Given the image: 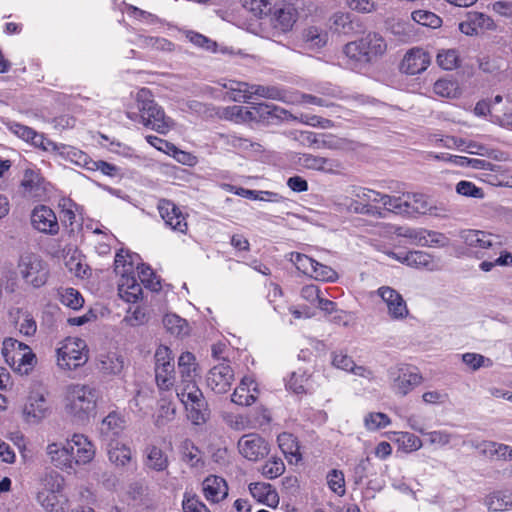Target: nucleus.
<instances>
[{"instance_id": "obj_1", "label": "nucleus", "mask_w": 512, "mask_h": 512, "mask_svg": "<svg viewBox=\"0 0 512 512\" xmlns=\"http://www.w3.org/2000/svg\"><path fill=\"white\" fill-rule=\"evenodd\" d=\"M387 50V43L377 32H368L359 39L344 46L347 57L361 64H372L382 57Z\"/></svg>"}, {"instance_id": "obj_2", "label": "nucleus", "mask_w": 512, "mask_h": 512, "mask_svg": "<svg viewBox=\"0 0 512 512\" xmlns=\"http://www.w3.org/2000/svg\"><path fill=\"white\" fill-rule=\"evenodd\" d=\"M98 391L88 385H72L66 396V411L76 421L85 422L96 410Z\"/></svg>"}, {"instance_id": "obj_3", "label": "nucleus", "mask_w": 512, "mask_h": 512, "mask_svg": "<svg viewBox=\"0 0 512 512\" xmlns=\"http://www.w3.org/2000/svg\"><path fill=\"white\" fill-rule=\"evenodd\" d=\"M136 101L143 125L160 134H166L172 125V120L154 101L151 92L146 88L139 90Z\"/></svg>"}, {"instance_id": "obj_4", "label": "nucleus", "mask_w": 512, "mask_h": 512, "mask_svg": "<svg viewBox=\"0 0 512 512\" xmlns=\"http://www.w3.org/2000/svg\"><path fill=\"white\" fill-rule=\"evenodd\" d=\"M18 270L22 279L35 288L42 287L48 280V264L38 254H22L18 261Z\"/></svg>"}, {"instance_id": "obj_5", "label": "nucleus", "mask_w": 512, "mask_h": 512, "mask_svg": "<svg viewBox=\"0 0 512 512\" xmlns=\"http://www.w3.org/2000/svg\"><path fill=\"white\" fill-rule=\"evenodd\" d=\"M460 238L470 248L475 249L477 258H493L501 249V242L498 236L491 233L467 229L460 233Z\"/></svg>"}, {"instance_id": "obj_6", "label": "nucleus", "mask_w": 512, "mask_h": 512, "mask_svg": "<svg viewBox=\"0 0 512 512\" xmlns=\"http://www.w3.org/2000/svg\"><path fill=\"white\" fill-rule=\"evenodd\" d=\"M85 341L79 338L68 339L57 350L58 365L67 370H75L84 365L87 360Z\"/></svg>"}, {"instance_id": "obj_7", "label": "nucleus", "mask_w": 512, "mask_h": 512, "mask_svg": "<svg viewBox=\"0 0 512 512\" xmlns=\"http://www.w3.org/2000/svg\"><path fill=\"white\" fill-rule=\"evenodd\" d=\"M388 375L393 381V390L401 396L407 395L422 381V376L418 373L417 368L407 364L391 367L388 370Z\"/></svg>"}, {"instance_id": "obj_8", "label": "nucleus", "mask_w": 512, "mask_h": 512, "mask_svg": "<svg viewBox=\"0 0 512 512\" xmlns=\"http://www.w3.org/2000/svg\"><path fill=\"white\" fill-rule=\"evenodd\" d=\"M268 16L274 30L273 34L280 35L292 30L299 13L293 4L282 1L271 5Z\"/></svg>"}, {"instance_id": "obj_9", "label": "nucleus", "mask_w": 512, "mask_h": 512, "mask_svg": "<svg viewBox=\"0 0 512 512\" xmlns=\"http://www.w3.org/2000/svg\"><path fill=\"white\" fill-rule=\"evenodd\" d=\"M388 211L399 215L412 216L414 214L431 213V206L424 194L405 193L402 196H392L391 208Z\"/></svg>"}, {"instance_id": "obj_10", "label": "nucleus", "mask_w": 512, "mask_h": 512, "mask_svg": "<svg viewBox=\"0 0 512 512\" xmlns=\"http://www.w3.org/2000/svg\"><path fill=\"white\" fill-rule=\"evenodd\" d=\"M47 395L48 392L44 388L34 389L30 392L23 409L27 422L38 423L47 417L50 411Z\"/></svg>"}, {"instance_id": "obj_11", "label": "nucleus", "mask_w": 512, "mask_h": 512, "mask_svg": "<svg viewBox=\"0 0 512 512\" xmlns=\"http://www.w3.org/2000/svg\"><path fill=\"white\" fill-rule=\"evenodd\" d=\"M239 453L249 461H259L265 458L269 452V443L257 433L243 435L238 440Z\"/></svg>"}, {"instance_id": "obj_12", "label": "nucleus", "mask_w": 512, "mask_h": 512, "mask_svg": "<svg viewBox=\"0 0 512 512\" xmlns=\"http://www.w3.org/2000/svg\"><path fill=\"white\" fill-rule=\"evenodd\" d=\"M172 351L167 346H159L155 352V378L161 388L173 384L174 363Z\"/></svg>"}, {"instance_id": "obj_13", "label": "nucleus", "mask_w": 512, "mask_h": 512, "mask_svg": "<svg viewBox=\"0 0 512 512\" xmlns=\"http://www.w3.org/2000/svg\"><path fill=\"white\" fill-rule=\"evenodd\" d=\"M157 209L167 227L183 234L187 232L188 224L186 217L173 201L160 199L157 204Z\"/></svg>"}, {"instance_id": "obj_14", "label": "nucleus", "mask_w": 512, "mask_h": 512, "mask_svg": "<svg viewBox=\"0 0 512 512\" xmlns=\"http://www.w3.org/2000/svg\"><path fill=\"white\" fill-rule=\"evenodd\" d=\"M31 224L34 229L47 235H56L60 229L55 212L46 205H38L32 210Z\"/></svg>"}, {"instance_id": "obj_15", "label": "nucleus", "mask_w": 512, "mask_h": 512, "mask_svg": "<svg viewBox=\"0 0 512 512\" xmlns=\"http://www.w3.org/2000/svg\"><path fill=\"white\" fill-rule=\"evenodd\" d=\"M431 63L430 54L423 48L414 47L406 52L399 69L407 75H417L424 72Z\"/></svg>"}, {"instance_id": "obj_16", "label": "nucleus", "mask_w": 512, "mask_h": 512, "mask_svg": "<svg viewBox=\"0 0 512 512\" xmlns=\"http://www.w3.org/2000/svg\"><path fill=\"white\" fill-rule=\"evenodd\" d=\"M233 370L226 362L215 365L207 375V386L217 394L226 393L233 381Z\"/></svg>"}, {"instance_id": "obj_17", "label": "nucleus", "mask_w": 512, "mask_h": 512, "mask_svg": "<svg viewBox=\"0 0 512 512\" xmlns=\"http://www.w3.org/2000/svg\"><path fill=\"white\" fill-rule=\"evenodd\" d=\"M73 443L67 440L65 443H51L47 446V454L51 463L61 469L69 470L74 468Z\"/></svg>"}, {"instance_id": "obj_18", "label": "nucleus", "mask_w": 512, "mask_h": 512, "mask_svg": "<svg viewBox=\"0 0 512 512\" xmlns=\"http://www.w3.org/2000/svg\"><path fill=\"white\" fill-rule=\"evenodd\" d=\"M378 295L386 303L388 313L392 319H403L408 315V308L402 295L389 286L378 289Z\"/></svg>"}, {"instance_id": "obj_19", "label": "nucleus", "mask_w": 512, "mask_h": 512, "mask_svg": "<svg viewBox=\"0 0 512 512\" xmlns=\"http://www.w3.org/2000/svg\"><path fill=\"white\" fill-rule=\"evenodd\" d=\"M181 402L188 407L191 406V417L194 423L199 424L205 422L208 417L207 403L201 390H194L193 392L177 393Z\"/></svg>"}, {"instance_id": "obj_20", "label": "nucleus", "mask_w": 512, "mask_h": 512, "mask_svg": "<svg viewBox=\"0 0 512 512\" xmlns=\"http://www.w3.org/2000/svg\"><path fill=\"white\" fill-rule=\"evenodd\" d=\"M142 283L137 281L134 273H127V270L122 272L118 290L119 295L127 302H137L143 294Z\"/></svg>"}, {"instance_id": "obj_21", "label": "nucleus", "mask_w": 512, "mask_h": 512, "mask_svg": "<svg viewBox=\"0 0 512 512\" xmlns=\"http://www.w3.org/2000/svg\"><path fill=\"white\" fill-rule=\"evenodd\" d=\"M73 443V463L75 465H84L92 461L95 456L93 444L83 434H74L71 439Z\"/></svg>"}, {"instance_id": "obj_22", "label": "nucleus", "mask_w": 512, "mask_h": 512, "mask_svg": "<svg viewBox=\"0 0 512 512\" xmlns=\"http://www.w3.org/2000/svg\"><path fill=\"white\" fill-rule=\"evenodd\" d=\"M203 492L207 500L216 503L227 497L228 486L222 477L210 475L203 481Z\"/></svg>"}, {"instance_id": "obj_23", "label": "nucleus", "mask_w": 512, "mask_h": 512, "mask_svg": "<svg viewBox=\"0 0 512 512\" xmlns=\"http://www.w3.org/2000/svg\"><path fill=\"white\" fill-rule=\"evenodd\" d=\"M124 429V419L115 411L110 412L101 422L99 432L103 440L114 441Z\"/></svg>"}, {"instance_id": "obj_24", "label": "nucleus", "mask_w": 512, "mask_h": 512, "mask_svg": "<svg viewBox=\"0 0 512 512\" xmlns=\"http://www.w3.org/2000/svg\"><path fill=\"white\" fill-rule=\"evenodd\" d=\"M43 181L38 172L26 169L20 184L23 195L30 198L40 197L44 192Z\"/></svg>"}, {"instance_id": "obj_25", "label": "nucleus", "mask_w": 512, "mask_h": 512, "mask_svg": "<svg viewBox=\"0 0 512 512\" xmlns=\"http://www.w3.org/2000/svg\"><path fill=\"white\" fill-rule=\"evenodd\" d=\"M249 491L258 502L275 507L279 503L277 491L269 483L254 482L249 484Z\"/></svg>"}, {"instance_id": "obj_26", "label": "nucleus", "mask_w": 512, "mask_h": 512, "mask_svg": "<svg viewBox=\"0 0 512 512\" xmlns=\"http://www.w3.org/2000/svg\"><path fill=\"white\" fill-rule=\"evenodd\" d=\"M474 447L481 455L491 459L500 460L512 456V448L493 441H481L475 444Z\"/></svg>"}, {"instance_id": "obj_27", "label": "nucleus", "mask_w": 512, "mask_h": 512, "mask_svg": "<svg viewBox=\"0 0 512 512\" xmlns=\"http://www.w3.org/2000/svg\"><path fill=\"white\" fill-rule=\"evenodd\" d=\"M278 445L289 463H297L302 456L299 451V445L296 438L291 433H281L278 438Z\"/></svg>"}, {"instance_id": "obj_28", "label": "nucleus", "mask_w": 512, "mask_h": 512, "mask_svg": "<svg viewBox=\"0 0 512 512\" xmlns=\"http://www.w3.org/2000/svg\"><path fill=\"white\" fill-rule=\"evenodd\" d=\"M254 109L257 111L256 122L258 123H272L275 119H283L287 113L285 109L267 103H256Z\"/></svg>"}, {"instance_id": "obj_29", "label": "nucleus", "mask_w": 512, "mask_h": 512, "mask_svg": "<svg viewBox=\"0 0 512 512\" xmlns=\"http://www.w3.org/2000/svg\"><path fill=\"white\" fill-rule=\"evenodd\" d=\"M124 365V358L111 352L100 356L98 368L103 374L119 375L123 371Z\"/></svg>"}, {"instance_id": "obj_30", "label": "nucleus", "mask_w": 512, "mask_h": 512, "mask_svg": "<svg viewBox=\"0 0 512 512\" xmlns=\"http://www.w3.org/2000/svg\"><path fill=\"white\" fill-rule=\"evenodd\" d=\"M145 465L154 471L162 472L168 468L169 461L161 448L155 445H149L146 450Z\"/></svg>"}, {"instance_id": "obj_31", "label": "nucleus", "mask_w": 512, "mask_h": 512, "mask_svg": "<svg viewBox=\"0 0 512 512\" xmlns=\"http://www.w3.org/2000/svg\"><path fill=\"white\" fill-rule=\"evenodd\" d=\"M243 86L246 87L245 91H249L251 94V97L253 95L271 99V100H278L282 101L285 98V92L281 88L275 85H257V84H249V83H243Z\"/></svg>"}, {"instance_id": "obj_32", "label": "nucleus", "mask_w": 512, "mask_h": 512, "mask_svg": "<svg viewBox=\"0 0 512 512\" xmlns=\"http://www.w3.org/2000/svg\"><path fill=\"white\" fill-rule=\"evenodd\" d=\"M25 349H28V345L25 343L11 337L5 338L2 344V356L7 364L11 367H15L17 355Z\"/></svg>"}, {"instance_id": "obj_33", "label": "nucleus", "mask_w": 512, "mask_h": 512, "mask_svg": "<svg viewBox=\"0 0 512 512\" xmlns=\"http://www.w3.org/2000/svg\"><path fill=\"white\" fill-rule=\"evenodd\" d=\"M353 196L362 200L364 203H368V204L370 202H373V203L381 202V203H383L384 207L387 210H388V208H391V205H392V196L387 195V194H382L380 192H377V191H374L371 189H367V188L359 187L357 189H354Z\"/></svg>"}, {"instance_id": "obj_34", "label": "nucleus", "mask_w": 512, "mask_h": 512, "mask_svg": "<svg viewBox=\"0 0 512 512\" xmlns=\"http://www.w3.org/2000/svg\"><path fill=\"white\" fill-rule=\"evenodd\" d=\"M298 163L307 169L321 171H331L335 166L334 161L329 158L315 156L307 153L302 154L298 158Z\"/></svg>"}, {"instance_id": "obj_35", "label": "nucleus", "mask_w": 512, "mask_h": 512, "mask_svg": "<svg viewBox=\"0 0 512 512\" xmlns=\"http://www.w3.org/2000/svg\"><path fill=\"white\" fill-rule=\"evenodd\" d=\"M113 442L108 443V458L116 466L124 467L131 461V450L118 442L114 445Z\"/></svg>"}, {"instance_id": "obj_36", "label": "nucleus", "mask_w": 512, "mask_h": 512, "mask_svg": "<svg viewBox=\"0 0 512 512\" xmlns=\"http://www.w3.org/2000/svg\"><path fill=\"white\" fill-rule=\"evenodd\" d=\"M163 325L169 333L178 337L188 335L189 333L188 322L173 313H168L163 317Z\"/></svg>"}, {"instance_id": "obj_37", "label": "nucleus", "mask_w": 512, "mask_h": 512, "mask_svg": "<svg viewBox=\"0 0 512 512\" xmlns=\"http://www.w3.org/2000/svg\"><path fill=\"white\" fill-rule=\"evenodd\" d=\"M56 151H58L60 155L66 157L71 162L82 166L85 169H87V166L89 165L88 162L91 160V157L88 154L73 146L60 144L58 145V148H56Z\"/></svg>"}, {"instance_id": "obj_38", "label": "nucleus", "mask_w": 512, "mask_h": 512, "mask_svg": "<svg viewBox=\"0 0 512 512\" xmlns=\"http://www.w3.org/2000/svg\"><path fill=\"white\" fill-rule=\"evenodd\" d=\"M406 265L414 268L434 269L433 257L424 251H409L406 253Z\"/></svg>"}, {"instance_id": "obj_39", "label": "nucleus", "mask_w": 512, "mask_h": 512, "mask_svg": "<svg viewBox=\"0 0 512 512\" xmlns=\"http://www.w3.org/2000/svg\"><path fill=\"white\" fill-rule=\"evenodd\" d=\"M182 460L190 467H198L203 464L201 459V451L194 443L186 439L181 445Z\"/></svg>"}, {"instance_id": "obj_40", "label": "nucleus", "mask_w": 512, "mask_h": 512, "mask_svg": "<svg viewBox=\"0 0 512 512\" xmlns=\"http://www.w3.org/2000/svg\"><path fill=\"white\" fill-rule=\"evenodd\" d=\"M137 273L138 278L146 288L150 289L151 291L161 290L160 280L157 278L149 265L144 263L138 264Z\"/></svg>"}, {"instance_id": "obj_41", "label": "nucleus", "mask_w": 512, "mask_h": 512, "mask_svg": "<svg viewBox=\"0 0 512 512\" xmlns=\"http://www.w3.org/2000/svg\"><path fill=\"white\" fill-rule=\"evenodd\" d=\"M485 505L491 511H504L508 506L512 505V497L510 493L494 492L485 498Z\"/></svg>"}, {"instance_id": "obj_42", "label": "nucleus", "mask_w": 512, "mask_h": 512, "mask_svg": "<svg viewBox=\"0 0 512 512\" xmlns=\"http://www.w3.org/2000/svg\"><path fill=\"white\" fill-rule=\"evenodd\" d=\"M60 302L73 310H78L83 307L84 298L78 290L69 287L60 292Z\"/></svg>"}, {"instance_id": "obj_43", "label": "nucleus", "mask_w": 512, "mask_h": 512, "mask_svg": "<svg viewBox=\"0 0 512 512\" xmlns=\"http://www.w3.org/2000/svg\"><path fill=\"white\" fill-rule=\"evenodd\" d=\"M308 380L309 376L305 372H293L285 386L287 390L295 394H305Z\"/></svg>"}, {"instance_id": "obj_44", "label": "nucleus", "mask_w": 512, "mask_h": 512, "mask_svg": "<svg viewBox=\"0 0 512 512\" xmlns=\"http://www.w3.org/2000/svg\"><path fill=\"white\" fill-rule=\"evenodd\" d=\"M412 19L420 25L433 29L439 28L442 25V19L430 11L416 10L412 12Z\"/></svg>"}, {"instance_id": "obj_45", "label": "nucleus", "mask_w": 512, "mask_h": 512, "mask_svg": "<svg viewBox=\"0 0 512 512\" xmlns=\"http://www.w3.org/2000/svg\"><path fill=\"white\" fill-rule=\"evenodd\" d=\"M64 477L57 471L47 472L43 478L44 489L42 491L61 493L64 488Z\"/></svg>"}, {"instance_id": "obj_46", "label": "nucleus", "mask_w": 512, "mask_h": 512, "mask_svg": "<svg viewBox=\"0 0 512 512\" xmlns=\"http://www.w3.org/2000/svg\"><path fill=\"white\" fill-rule=\"evenodd\" d=\"M242 6L251 12L255 17L262 18L268 16L271 3L269 0H240Z\"/></svg>"}, {"instance_id": "obj_47", "label": "nucleus", "mask_w": 512, "mask_h": 512, "mask_svg": "<svg viewBox=\"0 0 512 512\" xmlns=\"http://www.w3.org/2000/svg\"><path fill=\"white\" fill-rule=\"evenodd\" d=\"M87 170L90 171H100L103 175L109 176V177H119L121 176V168L108 163L103 160H93L91 158L90 162H88Z\"/></svg>"}, {"instance_id": "obj_48", "label": "nucleus", "mask_w": 512, "mask_h": 512, "mask_svg": "<svg viewBox=\"0 0 512 512\" xmlns=\"http://www.w3.org/2000/svg\"><path fill=\"white\" fill-rule=\"evenodd\" d=\"M285 471V465L281 458L272 457L261 469L262 475L267 479H275L282 475Z\"/></svg>"}, {"instance_id": "obj_49", "label": "nucleus", "mask_w": 512, "mask_h": 512, "mask_svg": "<svg viewBox=\"0 0 512 512\" xmlns=\"http://www.w3.org/2000/svg\"><path fill=\"white\" fill-rule=\"evenodd\" d=\"M459 55L457 50L449 49L440 51L437 54V63L444 70H453L459 66Z\"/></svg>"}, {"instance_id": "obj_50", "label": "nucleus", "mask_w": 512, "mask_h": 512, "mask_svg": "<svg viewBox=\"0 0 512 512\" xmlns=\"http://www.w3.org/2000/svg\"><path fill=\"white\" fill-rule=\"evenodd\" d=\"M59 493L40 491L37 494V500L41 506L48 512H60L62 507L58 500Z\"/></svg>"}, {"instance_id": "obj_51", "label": "nucleus", "mask_w": 512, "mask_h": 512, "mask_svg": "<svg viewBox=\"0 0 512 512\" xmlns=\"http://www.w3.org/2000/svg\"><path fill=\"white\" fill-rule=\"evenodd\" d=\"M391 423L388 415L382 412H372L365 416L364 424L367 430L376 431Z\"/></svg>"}, {"instance_id": "obj_52", "label": "nucleus", "mask_w": 512, "mask_h": 512, "mask_svg": "<svg viewBox=\"0 0 512 512\" xmlns=\"http://www.w3.org/2000/svg\"><path fill=\"white\" fill-rule=\"evenodd\" d=\"M290 261L296 266V268L300 272L307 276H310V274L313 273L314 271L313 266L316 260L305 254L299 252H292Z\"/></svg>"}, {"instance_id": "obj_53", "label": "nucleus", "mask_w": 512, "mask_h": 512, "mask_svg": "<svg viewBox=\"0 0 512 512\" xmlns=\"http://www.w3.org/2000/svg\"><path fill=\"white\" fill-rule=\"evenodd\" d=\"M327 484L328 487L339 496H343L346 492L345 490V478L342 471L337 469H332L327 474Z\"/></svg>"}, {"instance_id": "obj_54", "label": "nucleus", "mask_w": 512, "mask_h": 512, "mask_svg": "<svg viewBox=\"0 0 512 512\" xmlns=\"http://www.w3.org/2000/svg\"><path fill=\"white\" fill-rule=\"evenodd\" d=\"M231 401L237 405H245L249 406L252 405L256 401V397L253 394L249 393V389L242 380L240 385L234 390L233 394L231 395Z\"/></svg>"}, {"instance_id": "obj_55", "label": "nucleus", "mask_w": 512, "mask_h": 512, "mask_svg": "<svg viewBox=\"0 0 512 512\" xmlns=\"http://www.w3.org/2000/svg\"><path fill=\"white\" fill-rule=\"evenodd\" d=\"M196 358L191 352H183L178 359V368L183 378H192L196 371Z\"/></svg>"}, {"instance_id": "obj_56", "label": "nucleus", "mask_w": 512, "mask_h": 512, "mask_svg": "<svg viewBox=\"0 0 512 512\" xmlns=\"http://www.w3.org/2000/svg\"><path fill=\"white\" fill-rule=\"evenodd\" d=\"M313 269L314 271L310 274V277L316 280L334 282L338 278L337 272L334 269L318 261H315Z\"/></svg>"}, {"instance_id": "obj_57", "label": "nucleus", "mask_w": 512, "mask_h": 512, "mask_svg": "<svg viewBox=\"0 0 512 512\" xmlns=\"http://www.w3.org/2000/svg\"><path fill=\"white\" fill-rule=\"evenodd\" d=\"M132 257V254L128 251L125 252L123 249L117 252L114 260L115 272L121 276L124 270H127V273H134Z\"/></svg>"}, {"instance_id": "obj_58", "label": "nucleus", "mask_w": 512, "mask_h": 512, "mask_svg": "<svg viewBox=\"0 0 512 512\" xmlns=\"http://www.w3.org/2000/svg\"><path fill=\"white\" fill-rule=\"evenodd\" d=\"M35 360V354L32 352L31 348L28 346V349H25L23 352L17 355L16 357V366L13 367L15 370L20 373L27 374L29 370L33 367V362Z\"/></svg>"}, {"instance_id": "obj_59", "label": "nucleus", "mask_w": 512, "mask_h": 512, "mask_svg": "<svg viewBox=\"0 0 512 512\" xmlns=\"http://www.w3.org/2000/svg\"><path fill=\"white\" fill-rule=\"evenodd\" d=\"M350 211H353L358 214L368 215V216H377L382 217V213L378 207L372 206L368 203H364L360 199H353L349 206Z\"/></svg>"}, {"instance_id": "obj_60", "label": "nucleus", "mask_w": 512, "mask_h": 512, "mask_svg": "<svg viewBox=\"0 0 512 512\" xmlns=\"http://www.w3.org/2000/svg\"><path fill=\"white\" fill-rule=\"evenodd\" d=\"M462 361L474 371L481 367H490L492 365V361L489 358L477 353H464Z\"/></svg>"}, {"instance_id": "obj_61", "label": "nucleus", "mask_w": 512, "mask_h": 512, "mask_svg": "<svg viewBox=\"0 0 512 512\" xmlns=\"http://www.w3.org/2000/svg\"><path fill=\"white\" fill-rule=\"evenodd\" d=\"M174 415L175 407L171 403L164 402L159 406L154 423L157 427H162L173 420Z\"/></svg>"}, {"instance_id": "obj_62", "label": "nucleus", "mask_w": 512, "mask_h": 512, "mask_svg": "<svg viewBox=\"0 0 512 512\" xmlns=\"http://www.w3.org/2000/svg\"><path fill=\"white\" fill-rule=\"evenodd\" d=\"M457 85L454 81L448 79H439L434 83L433 91L435 94L451 98L456 94Z\"/></svg>"}, {"instance_id": "obj_63", "label": "nucleus", "mask_w": 512, "mask_h": 512, "mask_svg": "<svg viewBox=\"0 0 512 512\" xmlns=\"http://www.w3.org/2000/svg\"><path fill=\"white\" fill-rule=\"evenodd\" d=\"M182 506L184 512H210L196 495H188L187 493L184 495Z\"/></svg>"}, {"instance_id": "obj_64", "label": "nucleus", "mask_w": 512, "mask_h": 512, "mask_svg": "<svg viewBox=\"0 0 512 512\" xmlns=\"http://www.w3.org/2000/svg\"><path fill=\"white\" fill-rule=\"evenodd\" d=\"M456 192L460 195L474 198H483L484 196L481 188L477 187L474 183L465 180L457 183Z\"/></svg>"}]
</instances>
